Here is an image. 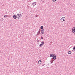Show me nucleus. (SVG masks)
<instances>
[{"instance_id": "2", "label": "nucleus", "mask_w": 75, "mask_h": 75, "mask_svg": "<svg viewBox=\"0 0 75 75\" xmlns=\"http://www.w3.org/2000/svg\"><path fill=\"white\" fill-rule=\"evenodd\" d=\"M16 17H17L18 18H21V14H18L16 15Z\"/></svg>"}, {"instance_id": "4", "label": "nucleus", "mask_w": 75, "mask_h": 75, "mask_svg": "<svg viewBox=\"0 0 75 75\" xmlns=\"http://www.w3.org/2000/svg\"><path fill=\"white\" fill-rule=\"evenodd\" d=\"M44 44V42H42L41 43V44L39 45V47H42V45H43Z\"/></svg>"}, {"instance_id": "11", "label": "nucleus", "mask_w": 75, "mask_h": 75, "mask_svg": "<svg viewBox=\"0 0 75 75\" xmlns=\"http://www.w3.org/2000/svg\"><path fill=\"white\" fill-rule=\"evenodd\" d=\"M53 56H54V54H50V57H53Z\"/></svg>"}, {"instance_id": "19", "label": "nucleus", "mask_w": 75, "mask_h": 75, "mask_svg": "<svg viewBox=\"0 0 75 75\" xmlns=\"http://www.w3.org/2000/svg\"><path fill=\"white\" fill-rule=\"evenodd\" d=\"M41 39H43V38L42 37H41Z\"/></svg>"}, {"instance_id": "3", "label": "nucleus", "mask_w": 75, "mask_h": 75, "mask_svg": "<svg viewBox=\"0 0 75 75\" xmlns=\"http://www.w3.org/2000/svg\"><path fill=\"white\" fill-rule=\"evenodd\" d=\"M72 32L73 33H74V34H75V27H74L72 28Z\"/></svg>"}, {"instance_id": "16", "label": "nucleus", "mask_w": 75, "mask_h": 75, "mask_svg": "<svg viewBox=\"0 0 75 75\" xmlns=\"http://www.w3.org/2000/svg\"><path fill=\"white\" fill-rule=\"evenodd\" d=\"M52 1L54 2H55V1H56V0H52Z\"/></svg>"}, {"instance_id": "15", "label": "nucleus", "mask_w": 75, "mask_h": 75, "mask_svg": "<svg viewBox=\"0 0 75 75\" xmlns=\"http://www.w3.org/2000/svg\"><path fill=\"white\" fill-rule=\"evenodd\" d=\"M40 28L41 29H42L43 28V26H41Z\"/></svg>"}, {"instance_id": "7", "label": "nucleus", "mask_w": 75, "mask_h": 75, "mask_svg": "<svg viewBox=\"0 0 75 75\" xmlns=\"http://www.w3.org/2000/svg\"><path fill=\"white\" fill-rule=\"evenodd\" d=\"M36 4L37 3H36V2H33V3L32 5L33 6H35V5H36Z\"/></svg>"}, {"instance_id": "12", "label": "nucleus", "mask_w": 75, "mask_h": 75, "mask_svg": "<svg viewBox=\"0 0 75 75\" xmlns=\"http://www.w3.org/2000/svg\"><path fill=\"white\" fill-rule=\"evenodd\" d=\"M71 51H69L68 52V54H71Z\"/></svg>"}, {"instance_id": "13", "label": "nucleus", "mask_w": 75, "mask_h": 75, "mask_svg": "<svg viewBox=\"0 0 75 75\" xmlns=\"http://www.w3.org/2000/svg\"><path fill=\"white\" fill-rule=\"evenodd\" d=\"M54 59H56V56H54L53 57Z\"/></svg>"}, {"instance_id": "21", "label": "nucleus", "mask_w": 75, "mask_h": 75, "mask_svg": "<svg viewBox=\"0 0 75 75\" xmlns=\"http://www.w3.org/2000/svg\"><path fill=\"white\" fill-rule=\"evenodd\" d=\"M42 66H44V65H42Z\"/></svg>"}, {"instance_id": "8", "label": "nucleus", "mask_w": 75, "mask_h": 75, "mask_svg": "<svg viewBox=\"0 0 75 75\" xmlns=\"http://www.w3.org/2000/svg\"><path fill=\"white\" fill-rule=\"evenodd\" d=\"M51 61H50L51 64L52 63V62H53V61H54V60H53V59L52 58L51 59Z\"/></svg>"}, {"instance_id": "17", "label": "nucleus", "mask_w": 75, "mask_h": 75, "mask_svg": "<svg viewBox=\"0 0 75 75\" xmlns=\"http://www.w3.org/2000/svg\"><path fill=\"white\" fill-rule=\"evenodd\" d=\"M37 42H39V41L38 40H37Z\"/></svg>"}, {"instance_id": "20", "label": "nucleus", "mask_w": 75, "mask_h": 75, "mask_svg": "<svg viewBox=\"0 0 75 75\" xmlns=\"http://www.w3.org/2000/svg\"><path fill=\"white\" fill-rule=\"evenodd\" d=\"M74 50H73V51H74Z\"/></svg>"}, {"instance_id": "9", "label": "nucleus", "mask_w": 75, "mask_h": 75, "mask_svg": "<svg viewBox=\"0 0 75 75\" xmlns=\"http://www.w3.org/2000/svg\"><path fill=\"white\" fill-rule=\"evenodd\" d=\"M13 17L15 19H16V18H17V17L16 15H14L13 16Z\"/></svg>"}, {"instance_id": "5", "label": "nucleus", "mask_w": 75, "mask_h": 75, "mask_svg": "<svg viewBox=\"0 0 75 75\" xmlns=\"http://www.w3.org/2000/svg\"><path fill=\"white\" fill-rule=\"evenodd\" d=\"M44 33V29H42L41 30V34L42 35V34H43Z\"/></svg>"}, {"instance_id": "6", "label": "nucleus", "mask_w": 75, "mask_h": 75, "mask_svg": "<svg viewBox=\"0 0 75 75\" xmlns=\"http://www.w3.org/2000/svg\"><path fill=\"white\" fill-rule=\"evenodd\" d=\"M42 62V61H41V60H39L38 62V63L39 64H40H40H41Z\"/></svg>"}, {"instance_id": "14", "label": "nucleus", "mask_w": 75, "mask_h": 75, "mask_svg": "<svg viewBox=\"0 0 75 75\" xmlns=\"http://www.w3.org/2000/svg\"><path fill=\"white\" fill-rule=\"evenodd\" d=\"M7 17V15H4V17Z\"/></svg>"}, {"instance_id": "1", "label": "nucleus", "mask_w": 75, "mask_h": 75, "mask_svg": "<svg viewBox=\"0 0 75 75\" xmlns=\"http://www.w3.org/2000/svg\"><path fill=\"white\" fill-rule=\"evenodd\" d=\"M65 17H63L60 19L61 21L62 22H63V21H65Z\"/></svg>"}, {"instance_id": "10", "label": "nucleus", "mask_w": 75, "mask_h": 75, "mask_svg": "<svg viewBox=\"0 0 75 75\" xmlns=\"http://www.w3.org/2000/svg\"><path fill=\"white\" fill-rule=\"evenodd\" d=\"M40 32H41V30H40L37 33V35H39V34H40Z\"/></svg>"}, {"instance_id": "18", "label": "nucleus", "mask_w": 75, "mask_h": 75, "mask_svg": "<svg viewBox=\"0 0 75 75\" xmlns=\"http://www.w3.org/2000/svg\"><path fill=\"white\" fill-rule=\"evenodd\" d=\"M73 49H75V47H74L73 48Z\"/></svg>"}]
</instances>
